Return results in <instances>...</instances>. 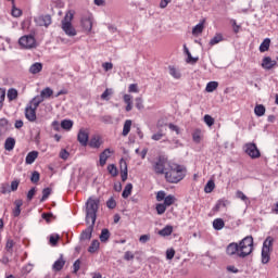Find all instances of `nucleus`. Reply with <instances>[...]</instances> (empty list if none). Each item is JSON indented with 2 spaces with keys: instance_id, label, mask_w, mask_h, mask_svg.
<instances>
[{
  "instance_id": "obj_1",
  "label": "nucleus",
  "mask_w": 278,
  "mask_h": 278,
  "mask_svg": "<svg viewBox=\"0 0 278 278\" xmlns=\"http://www.w3.org/2000/svg\"><path fill=\"white\" fill-rule=\"evenodd\" d=\"M99 199L89 198L86 202V223L94 225L97 223V213L99 212Z\"/></svg>"
},
{
  "instance_id": "obj_2",
  "label": "nucleus",
  "mask_w": 278,
  "mask_h": 278,
  "mask_svg": "<svg viewBox=\"0 0 278 278\" xmlns=\"http://www.w3.org/2000/svg\"><path fill=\"white\" fill-rule=\"evenodd\" d=\"M165 179L169 184H179L184 179V169L181 165L172 164L165 172Z\"/></svg>"
},
{
  "instance_id": "obj_3",
  "label": "nucleus",
  "mask_w": 278,
  "mask_h": 278,
  "mask_svg": "<svg viewBox=\"0 0 278 278\" xmlns=\"http://www.w3.org/2000/svg\"><path fill=\"white\" fill-rule=\"evenodd\" d=\"M74 16L75 12L68 11L61 22V29H63L64 34L70 38H74V36H77V29H75L72 23Z\"/></svg>"
},
{
  "instance_id": "obj_4",
  "label": "nucleus",
  "mask_w": 278,
  "mask_h": 278,
  "mask_svg": "<svg viewBox=\"0 0 278 278\" xmlns=\"http://www.w3.org/2000/svg\"><path fill=\"white\" fill-rule=\"evenodd\" d=\"M42 103V98L35 97L30 100V102L25 108V118L29 121V123H35L36 121V111L38 110V105Z\"/></svg>"
},
{
  "instance_id": "obj_5",
  "label": "nucleus",
  "mask_w": 278,
  "mask_h": 278,
  "mask_svg": "<svg viewBox=\"0 0 278 278\" xmlns=\"http://www.w3.org/2000/svg\"><path fill=\"white\" fill-rule=\"evenodd\" d=\"M239 257H248L253 253V237L248 236L243 238L239 244Z\"/></svg>"
},
{
  "instance_id": "obj_6",
  "label": "nucleus",
  "mask_w": 278,
  "mask_h": 278,
  "mask_svg": "<svg viewBox=\"0 0 278 278\" xmlns=\"http://www.w3.org/2000/svg\"><path fill=\"white\" fill-rule=\"evenodd\" d=\"M273 244H275V238L268 236L263 242L262 264H268V262H270V252L273 251Z\"/></svg>"
},
{
  "instance_id": "obj_7",
  "label": "nucleus",
  "mask_w": 278,
  "mask_h": 278,
  "mask_svg": "<svg viewBox=\"0 0 278 278\" xmlns=\"http://www.w3.org/2000/svg\"><path fill=\"white\" fill-rule=\"evenodd\" d=\"M243 149L247 155H249V157H251L252 160H257L262 157V153L260 152V149H257V144L253 142L245 143L243 146Z\"/></svg>"
},
{
  "instance_id": "obj_8",
  "label": "nucleus",
  "mask_w": 278,
  "mask_h": 278,
  "mask_svg": "<svg viewBox=\"0 0 278 278\" xmlns=\"http://www.w3.org/2000/svg\"><path fill=\"white\" fill-rule=\"evenodd\" d=\"M166 159L160 156L156 162L153 163L152 167L156 175H166L168 168H166Z\"/></svg>"
},
{
  "instance_id": "obj_9",
  "label": "nucleus",
  "mask_w": 278,
  "mask_h": 278,
  "mask_svg": "<svg viewBox=\"0 0 278 278\" xmlns=\"http://www.w3.org/2000/svg\"><path fill=\"white\" fill-rule=\"evenodd\" d=\"M18 45L23 49H34L36 47V38L31 35H25L20 38Z\"/></svg>"
},
{
  "instance_id": "obj_10",
  "label": "nucleus",
  "mask_w": 278,
  "mask_h": 278,
  "mask_svg": "<svg viewBox=\"0 0 278 278\" xmlns=\"http://www.w3.org/2000/svg\"><path fill=\"white\" fill-rule=\"evenodd\" d=\"M90 138V131L85 128H80L77 135V140L81 147H88V140Z\"/></svg>"
},
{
  "instance_id": "obj_11",
  "label": "nucleus",
  "mask_w": 278,
  "mask_h": 278,
  "mask_svg": "<svg viewBox=\"0 0 278 278\" xmlns=\"http://www.w3.org/2000/svg\"><path fill=\"white\" fill-rule=\"evenodd\" d=\"M34 21L38 27H49L51 25V15H39Z\"/></svg>"
},
{
  "instance_id": "obj_12",
  "label": "nucleus",
  "mask_w": 278,
  "mask_h": 278,
  "mask_svg": "<svg viewBox=\"0 0 278 278\" xmlns=\"http://www.w3.org/2000/svg\"><path fill=\"white\" fill-rule=\"evenodd\" d=\"M226 253L227 255H238V257H240V250H239V245L236 242H232L230 244L227 245L226 248Z\"/></svg>"
},
{
  "instance_id": "obj_13",
  "label": "nucleus",
  "mask_w": 278,
  "mask_h": 278,
  "mask_svg": "<svg viewBox=\"0 0 278 278\" xmlns=\"http://www.w3.org/2000/svg\"><path fill=\"white\" fill-rule=\"evenodd\" d=\"M101 144H103V139H101V136L99 135H94L89 141V147L91 149H101Z\"/></svg>"
},
{
  "instance_id": "obj_14",
  "label": "nucleus",
  "mask_w": 278,
  "mask_h": 278,
  "mask_svg": "<svg viewBox=\"0 0 278 278\" xmlns=\"http://www.w3.org/2000/svg\"><path fill=\"white\" fill-rule=\"evenodd\" d=\"M81 25L86 31H92V15L83 17Z\"/></svg>"
},
{
  "instance_id": "obj_15",
  "label": "nucleus",
  "mask_w": 278,
  "mask_h": 278,
  "mask_svg": "<svg viewBox=\"0 0 278 278\" xmlns=\"http://www.w3.org/2000/svg\"><path fill=\"white\" fill-rule=\"evenodd\" d=\"M87 225H89V226L87 227L86 230L83 231L81 237H80L81 240H90V238H92V231L94 229V224H92V222H90V224H87Z\"/></svg>"
},
{
  "instance_id": "obj_16",
  "label": "nucleus",
  "mask_w": 278,
  "mask_h": 278,
  "mask_svg": "<svg viewBox=\"0 0 278 278\" xmlns=\"http://www.w3.org/2000/svg\"><path fill=\"white\" fill-rule=\"evenodd\" d=\"M275 64H277V61H273V59L270 56H265L262 62V66L266 71H270V68H273V66H275Z\"/></svg>"
},
{
  "instance_id": "obj_17",
  "label": "nucleus",
  "mask_w": 278,
  "mask_h": 278,
  "mask_svg": "<svg viewBox=\"0 0 278 278\" xmlns=\"http://www.w3.org/2000/svg\"><path fill=\"white\" fill-rule=\"evenodd\" d=\"M203 29H205V20H203L192 28L193 36H199V34H203Z\"/></svg>"
},
{
  "instance_id": "obj_18",
  "label": "nucleus",
  "mask_w": 278,
  "mask_h": 278,
  "mask_svg": "<svg viewBox=\"0 0 278 278\" xmlns=\"http://www.w3.org/2000/svg\"><path fill=\"white\" fill-rule=\"evenodd\" d=\"M111 153H112V151H110V149H105L100 154V166H105Z\"/></svg>"
},
{
  "instance_id": "obj_19",
  "label": "nucleus",
  "mask_w": 278,
  "mask_h": 278,
  "mask_svg": "<svg viewBox=\"0 0 278 278\" xmlns=\"http://www.w3.org/2000/svg\"><path fill=\"white\" fill-rule=\"evenodd\" d=\"M15 146H16V140L14 138L12 137L7 138L4 142L5 151H13Z\"/></svg>"
},
{
  "instance_id": "obj_20",
  "label": "nucleus",
  "mask_w": 278,
  "mask_h": 278,
  "mask_svg": "<svg viewBox=\"0 0 278 278\" xmlns=\"http://www.w3.org/2000/svg\"><path fill=\"white\" fill-rule=\"evenodd\" d=\"M123 99H124V103H126V112H131L134 110V104L131 102V99H132L131 94L126 93L124 94Z\"/></svg>"
},
{
  "instance_id": "obj_21",
  "label": "nucleus",
  "mask_w": 278,
  "mask_h": 278,
  "mask_svg": "<svg viewBox=\"0 0 278 278\" xmlns=\"http://www.w3.org/2000/svg\"><path fill=\"white\" fill-rule=\"evenodd\" d=\"M52 96H53V89L47 87L43 90H41L40 96H37V97L39 99H42V101H45V99H49Z\"/></svg>"
},
{
  "instance_id": "obj_22",
  "label": "nucleus",
  "mask_w": 278,
  "mask_h": 278,
  "mask_svg": "<svg viewBox=\"0 0 278 278\" xmlns=\"http://www.w3.org/2000/svg\"><path fill=\"white\" fill-rule=\"evenodd\" d=\"M131 125H132L131 119H126L125 121L123 131H122V136H124V137L129 136V132L131 131Z\"/></svg>"
},
{
  "instance_id": "obj_23",
  "label": "nucleus",
  "mask_w": 278,
  "mask_h": 278,
  "mask_svg": "<svg viewBox=\"0 0 278 278\" xmlns=\"http://www.w3.org/2000/svg\"><path fill=\"white\" fill-rule=\"evenodd\" d=\"M169 75L174 77V79H181V72L173 65L168 66Z\"/></svg>"
},
{
  "instance_id": "obj_24",
  "label": "nucleus",
  "mask_w": 278,
  "mask_h": 278,
  "mask_svg": "<svg viewBox=\"0 0 278 278\" xmlns=\"http://www.w3.org/2000/svg\"><path fill=\"white\" fill-rule=\"evenodd\" d=\"M132 190H134V185H131V182L127 184L122 193L123 199H129Z\"/></svg>"
},
{
  "instance_id": "obj_25",
  "label": "nucleus",
  "mask_w": 278,
  "mask_h": 278,
  "mask_svg": "<svg viewBox=\"0 0 278 278\" xmlns=\"http://www.w3.org/2000/svg\"><path fill=\"white\" fill-rule=\"evenodd\" d=\"M184 51L187 55V62L188 63H192V64H197V62H199V58H193L192 54L190 53V50L188 49V47L185 45L184 46Z\"/></svg>"
},
{
  "instance_id": "obj_26",
  "label": "nucleus",
  "mask_w": 278,
  "mask_h": 278,
  "mask_svg": "<svg viewBox=\"0 0 278 278\" xmlns=\"http://www.w3.org/2000/svg\"><path fill=\"white\" fill-rule=\"evenodd\" d=\"M64 264H66V261H64V258L61 255V257L54 262L52 268L53 270L60 271L62 270V268H64Z\"/></svg>"
},
{
  "instance_id": "obj_27",
  "label": "nucleus",
  "mask_w": 278,
  "mask_h": 278,
  "mask_svg": "<svg viewBox=\"0 0 278 278\" xmlns=\"http://www.w3.org/2000/svg\"><path fill=\"white\" fill-rule=\"evenodd\" d=\"M14 204L15 208L13 210V216L16 218L21 216V207H23V200H16Z\"/></svg>"
},
{
  "instance_id": "obj_28",
  "label": "nucleus",
  "mask_w": 278,
  "mask_h": 278,
  "mask_svg": "<svg viewBox=\"0 0 278 278\" xmlns=\"http://www.w3.org/2000/svg\"><path fill=\"white\" fill-rule=\"evenodd\" d=\"M38 159V152L31 151L26 155V164H34L36 160Z\"/></svg>"
},
{
  "instance_id": "obj_29",
  "label": "nucleus",
  "mask_w": 278,
  "mask_h": 278,
  "mask_svg": "<svg viewBox=\"0 0 278 278\" xmlns=\"http://www.w3.org/2000/svg\"><path fill=\"white\" fill-rule=\"evenodd\" d=\"M223 40H225V38L223 37V34L217 33V34L210 40V45H211V47H214V45H218L219 42H223Z\"/></svg>"
},
{
  "instance_id": "obj_30",
  "label": "nucleus",
  "mask_w": 278,
  "mask_h": 278,
  "mask_svg": "<svg viewBox=\"0 0 278 278\" xmlns=\"http://www.w3.org/2000/svg\"><path fill=\"white\" fill-rule=\"evenodd\" d=\"M40 71H42V63H34L29 67V73H31V75H37V73H40Z\"/></svg>"
},
{
  "instance_id": "obj_31",
  "label": "nucleus",
  "mask_w": 278,
  "mask_h": 278,
  "mask_svg": "<svg viewBox=\"0 0 278 278\" xmlns=\"http://www.w3.org/2000/svg\"><path fill=\"white\" fill-rule=\"evenodd\" d=\"M213 227L216 231H220L225 227V220L223 218H216L213 220Z\"/></svg>"
},
{
  "instance_id": "obj_32",
  "label": "nucleus",
  "mask_w": 278,
  "mask_h": 278,
  "mask_svg": "<svg viewBox=\"0 0 278 278\" xmlns=\"http://www.w3.org/2000/svg\"><path fill=\"white\" fill-rule=\"evenodd\" d=\"M214 188H216V184L214 182V180H208L204 187V192L206 194H210L214 192Z\"/></svg>"
},
{
  "instance_id": "obj_33",
  "label": "nucleus",
  "mask_w": 278,
  "mask_h": 278,
  "mask_svg": "<svg viewBox=\"0 0 278 278\" xmlns=\"http://www.w3.org/2000/svg\"><path fill=\"white\" fill-rule=\"evenodd\" d=\"M254 114L257 116H264L266 114V106H264V104H257L254 108Z\"/></svg>"
},
{
  "instance_id": "obj_34",
  "label": "nucleus",
  "mask_w": 278,
  "mask_h": 278,
  "mask_svg": "<svg viewBox=\"0 0 278 278\" xmlns=\"http://www.w3.org/2000/svg\"><path fill=\"white\" fill-rule=\"evenodd\" d=\"M270 49V39L266 38L260 46L261 53H266Z\"/></svg>"
},
{
  "instance_id": "obj_35",
  "label": "nucleus",
  "mask_w": 278,
  "mask_h": 278,
  "mask_svg": "<svg viewBox=\"0 0 278 278\" xmlns=\"http://www.w3.org/2000/svg\"><path fill=\"white\" fill-rule=\"evenodd\" d=\"M7 97L9 101H15V99H18V91L16 89H9Z\"/></svg>"
},
{
  "instance_id": "obj_36",
  "label": "nucleus",
  "mask_w": 278,
  "mask_h": 278,
  "mask_svg": "<svg viewBox=\"0 0 278 278\" xmlns=\"http://www.w3.org/2000/svg\"><path fill=\"white\" fill-rule=\"evenodd\" d=\"M109 240H110V230L108 228H104L100 233V241L108 242Z\"/></svg>"
},
{
  "instance_id": "obj_37",
  "label": "nucleus",
  "mask_w": 278,
  "mask_h": 278,
  "mask_svg": "<svg viewBox=\"0 0 278 278\" xmlns=\"http://www.w3.org/2000/svg\"><path fill=\"white\" fill-rule=\"evenodd\" d=\"M176 201L177 199L175 198V195L169 194L165 197L163 204L166 205L167 207H170V205H173Z\"/></svg>"
},
{
  "instance_id": "obj_38",
  "label": "nucleus",
  "mask_w": 278,
  "mask_h": 278,
  "mask_svg": "<svg viewBox=\"0 0 278 278\" xmlns=\"http://www.w3.org/2000/svg\"><path fill=\"white\" fill-rule=\"evenodd\" d=\"M170 233H173V226H165L159 231V236L163 237L170 236Z\"/></svg>"
},
{
  "instance_id": "obj_39",
  "label": "nucleus",
  "mask_w": 278,
  "mask_h": 278,
  "mask_svg": "<svg viewBox=\"0 0 278 278\" xmlns=\"http://www.w3.org/2000/svg\"><path fill=\"white\" fill-rule=\"evenodd\" d=\"M62 129H66L67 131L73 129V121L71 119H64L61 122Z\"/></svg>"
},
{
  "instance_id": "obj_40",
  "label": "nucleus",
  "mask_w": 278,
  "mask_h": 278,
  "mask_svg": "<svg viewBox=\"0 0 278 278\" xmlns=\"http://www.w3.org/2000/svg\"><path fill=\"white\" fill-rule=\"evenodd\" d=\"M100 244L101 243L99 242V240H93L88 249L89 253H97V251H99Z\"/></svg>"
},
{
  "instance_id": "obj_41",
  "label": "nucleus",
  "mask_w": 278,
  "mask_h": 278,
  "mask_svg": "<svg viewBox=\"0 0 278 278\" xmlns=\"http://www.w3.org/2000/svg\"><path fill=\"white\" fill-rule=\"evenodd\" d=\"M237 199H240L241 201H243L245 203V205H250L251 201H249V198L247 197V194H244V192L242 191H237Z\"/></svg>"
},
{
  "instance_id": "obj_42",
  "label": "nucleus",
  "mask_w": 278,
  "mask_h": 278,
  "mask_svg": "<svg viewBox=\"0 0 278 278\" xmlns=\"http://www.w3.org/2000/svg\"><path fill=\"white\" fill-rule=\"evenodd\" d=\"M5 251H7L8 253H13V251H14V240H12L11 238H9V239L7 240V243H5Z\"/></svg>"
},
{
  "instance_id": "obj_43",
  "label": "nucleus",
  "mask_w": 278,
  "mask_h": 278,
  "mask_svg": "<svg viewBox=\"0 0 278 278\" xmlns=\"http://www.w3.org/2000/svg\"><path fill=\"white\" fill-rule=\"evenodd\" d=\"M114 94V91L112 89H105V91L101 94V99L103 101H110V97Z\"/></svg>"
},
{
  "instance_id": "obj_44",
  "label": "nucleus",
  "mask_w": 278,
  "mask_h": 278,
  "mask_svg": "<svg viewBox=\"0 0 278 278\" xmlns=\"http://www.w3.org/2000/svg\"><path fill=\"white\" fill-rule=\"evenodd\" d=\"M108 172L110 173V175H112V177H116L118 175V168H116V165L114 164H110L108 166Z\"/></svg>"
},
{
  "instance_id": "obj_45",
  "label": "nucleus",
  "mask_w": 278,
  "mask_h": 278,
  "mask_svg": "<svg viewBox=\"0 0 278 278\" xmlns=\"http://www.w3.org/2000/svg\"><path fill=\"white\" fill-rule=\"evenodd\" d=\"M216 88H218V83L216 81H210L206 85V92H214V90H216Z\"/></svg>"
},
{
  "instance_id": "obj_46",
  "label": "nucleus",
  "mask_w": 278,
  "mask_h": 278,
  "mask_svg": "<svg viewBox=\"0 0 278 278\" xmlns=\"http://www.w3.org/2000/svg\"><path fill=\"white\" fill-rule=\"evenodd\" d=\"M135 103H136L137 110H144V100H142V97L136 98Z\"/></svg>"
},
{
  "instance_id": "obj_47",
  "label": "nucleus",
  "mask_w": 278,
  "mask_h": 278,
  "mask_svg": "<svg viewBox=\"0 0 278 278\" xmlns=\"http://www.w3.org/2000/svg\"><path fill=\"white\" fill-rule=\"evenodd\" d=\"M11 14H12V16H14V18H18V17L23 16V11L21 9L14 7V4H13Z\"/></svg>"
},
{
  "instance_id": "obj_48",
  "label": "nucleus",
  "mask_w": 278,
  "mask_h": 278,
  "mask_svg": "<svg viewBox=\"0 0 278 278\" xmlns=\"http://www.w3.org/2000/svg\"><path fill=\"white\" fill-rule=\"evenodd\" d=\"M166 205L164 203H160L156 205V212L159 214V216H162V214H164V212H166Z\"/></svg>"
},
{
  "instance_id": "obj_49",
  "label": "nucleus",
  "mask_w": 278,
  "mask_h": 278,
  "mask_svg": "<svg viewBox=\"0 0 278 278\" xmlns=\"http://www.w3.org/2000/svg\"><path fill=\"white\" fill-rule=\"evenodd\" d=\"M164 137V132H162V130H159L156 134L152 135V140H154L155 142L162 140Z\"/></svg>"
},
{
  "instance_id": "obj_50",
  "label": "nucleus",
  "mask_w": 278,
  "mask_h": 278,
  "mask_svg": "<svg viewBox=\"0 0 278 278\" xmlns=\"http://www.w3.org/2000/svg\"><path fill=\"white\" fill-rule=\"evenodd\" d=\"M33 184H38L40 181V173L34 172L30 177Z\"/></svg>"
},
{
  "instance_id": "obj_51",
  "label": "nucleus",
  "mask_w": 278,
  "mask_h": 278,
  "mask_svg": "<svg viewBox=\"0 0 278 278\" xmlns=\"http://www.w3.org/2000/svg\"><path fill=\"white\" fill-rule=\"evenodd\" d=\"M204 123L207 127H212V125H214V117H212V115H204Z\"/></svg>"
},
{
  "instance_id": "obj_52",
  "label": "nucleus",
  "mask_w": 278,
  "mask_h": 278,
  "mask_svg": "<svg viewBox=\"0 0 278 278\" xmlns=\"http://www.w3.org/2000/svg\"><path fill=\"white\" fill-rule=\"evenodd\" d=\"M51 194V188H45L42 190V198H41V202L42 201H47V199H49V195Z\"/></svg>"
},
{
  "instance_id": "obj_53",
  "label": "nucleus",
  "mask_w": 278,
  "mask_h": 278,
  "mask_svg": "<svg viewBox=\"0 0 278 278\" xmlns=\"http://www.w3.org/2000/svg\"><path fill=\"white\" fill-rule=\"evenodd\" d=\"M119 170L121 173H127V162L124 159L119 161Z\"/></svg>"
},
{
  "instance_id": "obj_54",
  "label": "nucleus",
  "mask_w": 278,
  "mask_h": 278,
  "mask_svg": "<svg viewBox=\"0 0 278 278\" xmlns=\"http://www.w3.org/2000/svg\"><path fill=\"white\" fill-rule=\"evenodd\" d=\"M229 202L227 200H218V202L215 205V210H220L222 207H227V204Z\"/></svg>"
},
{
  "instance_id": "obj_55",
  "label": "nucleus",
  "mask_w": 278,
  "mask_h": 278,
  "mask_svg": "<svg viewBox=\"0 0 278 278\" xmlns=\"http://www.w3.org/2000/svg\"><path fill=\"white\" fill-rule=\"evenodd\" d=\"M106 207H109V210H114V207H116V200L113 198L109 199L106 202Z\"/></svg>"
},
{
  "instance_id": "obj_56",
  "label": "nucleus",
  "mask_w": 278,
  "mask_h": 278,
  "mask_svg": "<svg viewBox=\"0 0 278 278\" xmlns=\"http://www.w3.org/2000/svg\"><path fill=\"white\" fill-rule=\"evenodd\" d=\"M58 240H60V235L50 236V244H52V247H55V244H58Z\"/></svg>"
},
{
  "instance_id": "obj_57",
  "label": "nucleus",
  "mask_w": 278,
  "mask_h": 278,
  "mask_svg": "<svg viewBox=\"0 0 278 278\" xmlns=\"http://www.w3.org/2000/svg\"><path fill=\"white\" fill-rule=\"evenodd\" d=\"M0 192L2 194H10V192H11L10 185H2L0 188Z\"/></svg>"
},
{
  "instance_id": "obj_58",
  "label": "nucleus",
  "mask_w": 278,
  "mask_h": 278,
  "mask_svg": "<svg viewBox=\"0 0 278 278\" xmlns=\"http://www.w3.org/2000/svg\"><path fill=\"white\" fill-rule=\"evenodd\" d=\"M166 199V192L165 191H159L156 193V201H164Z\"/></svg>"
},
{
  "instance_id": "obj_59",
  "label": "nucleus",
  "mask_w": 278,
  "mask_h": 278,
  "mask_svg": "<svg viewBox=\"0 0 278 278\" xmlns=\"http://www.w3.org/2000/svg\"><path fill=\"white\" fill-rule=\"evenodd\" d=\"M134 257H135V255H134V253H131V251H126L124 254V260H126V262L134 260Z\"/></svg>"
},
{
  "instance_id": "obj_60",
  "label": "nucleus",
  "mask_w": 278,
  "mask_h": 278,
  "mask_svg": "<svg viewBox=\"0 0 278 278\" xmlns=\"http://www.w3.org/2000/svg\"><path fill=\"white\" fill-rule=\"evenodd\" d=\"M149 240H151V236H149V235H142L139 238V242H141L142 244H147V242H149Z\"/></svg>"
},
{
  "instance_id": "obj_61",
  "label": "nucleus",
  "mask_w": 278,
  "mask_h": 278,
  "mask_svg": "<svg viewBox=\"0 0 278 278\" xmlns=\"http://www.w3.org/2000/svg\"><path fill=\"white\" fill-rule=\"evenodd\" d=\"M80 267H81V261L79 260L75 261L73 264L74 273L75 274L78 273Z\"/></svg>"
},
{
  "instance_id": "obj_62",
  "label": "nucleus",
  "mask_w": 278,
  "mask_h": 278,
  "mask_svg": "<svg viewBox=\"0 0 278 278\" xmlns=\"http://www.w3.org/2000/svg\"><path fill=\"white\" fill-rule=\"evenodd\" d=\"M175 257V250L174 249H168L166 251V260H173Z\"/></svg>"
},
{
  "instance_id": "obj_63",
  "label": "nucleus",
  "mask_w": 278,
  "mask_h": 278,
  "mask_svg": "<svg viewBox=\"0 0 278 278\" xmlns=\"http://www.w3.org/2000/svg\"><path fill=\"white\" fill-rule=\"evenodd\" d=\"M36 195V188H31L27 193V201H31L34 197Z\"/></svg>"
},
{
  "instance_id": "obj_64",
  "label": "nucleus",
  "mask_w": 278,
  "mask_h": 278,
  "mask_svg": "<svg viewBox=\"0 0 278 278\" xmlns=\"http://www.w3.org/2000/svg\"><path fill=\"white\" fill-rule=\"evenodd\" d=\"M128 92H136V93H138V92H139V90H138V84H131V85H129V87H128Z\"/></svg>"
}]
</instances>
